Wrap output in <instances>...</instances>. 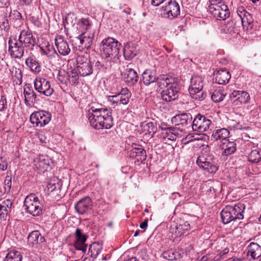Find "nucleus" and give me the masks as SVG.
I'll return each instance as SVG.
<instances>
[{"instance_id":"17","label":"nucleus","mask_w":261,"mask_h":261,"mask_svg":"<svg viewBox=\"0 0 261 261\" xmlns=\"http://www.w3.org/2000/svg\"><path fill=\"white\" fill-rule=\"evenodd\" d=\"M9 52L11 56L15 59H21L24 54V47L17 41L13 42L10 39L9 40Z\"/></svg>"},{"instance_id":"25","label":"nucleus","mask_w":261,"mask_h":261,"mask_svg":"<svg viewBox=\"0 0 261 261\" xmlns=\"http://www.w3.org/2000/svg\"><path fill=\"white\" fill-rule=\"evenodd\" d=\"M247 249V255L250 256L253 259H257L261 256V246L256 243H250Z\"/></svg>"},{"instance_id":"23","label":"nucleus","mask_w":261,"mask_h":261,"mask_svg":"<svg viewBox=\"0 0 261 261\" xmlns=\"http://www.w3.org/2000/svg\"><path fill=\"white\" fill-rule=\"evenodd\" d=\"M94 36V32L88 34V32L87 31L86 32L82 34L78 37L81 44L79 46L88 49L92 43Z\"/></svg>"},{"instance_id":"56","label":"nucleus","mask_w":261,"mask_h":261,"mask_svg":"<svg viewBox=\"0 0 261 261\" xmlns=\"http://www.w3.org/2000/svg\"><path fill=\"white\" fill-rule=\"evenodd\" d=\"M7 100L5 96H2L0 100V111H4L7 109Z\"/></svg>"},{"instance_id":"15","label":"nucleus","mask_w":261,"mask_h":261,"mask_svg":"<svg viewBox=\"0 0 261 261\" xmlns=\"http://www.w3.org/2000/svg\"><path fill=\"white\" fill-rule=\"evenodd\" d=\"M92 208V201L89 196L79 200L74 205V209L79 215L87 214Z\"/></svg>"},{"instance_id":"45","label":"nucleus","mask_w":261,"mask_h":261,"mask_svg":"<svg viewBox=\"0 0 261 261\" xmlns=\"http://www.w3.org/2000/svg\"><path fill=\"white\" fill-rule=\"evenodd\" d=\"M141 126L143 131L146 132L148 134H152L153 135L156 132V127L152 122L147 123L143 122L141 123Z\"/></svg>"},{"instance_id":"64","label":"nucleus","mask_w":261,"mask_h":261,"mask_svg":"<svg viewBox=\"0 0 261 261\" xmlns=\"http://www.w3.org/2000/svg\"><path fill=\"white\" fill-rule=\"evenodd\" d=\"M147 225H148V220L146 219L140 224V227L141 229L145 230L147 227Z\"/></svg>"},{"instance_id":"27","label":"nucleus","mask_w":261,"mask_h":261,"mask_svg":"<svg viewBox=\"0 0 261 261\" xmlns=\"http://www.w3.org/2000/svg\"><path fill=\"white\" fill-rule=\"evenodd\" d=\"M216 82L219 84H226L230 79L229 72L225 69H220L215 73Z\"/></svg>"},{"instance_id":"18","label":"nucleus","mask_w":261,"mask_h":261,"mask_svg":"<svg viewBox=\"0 0 261 261\" xmlns=\"http://www.w3.org/2000/svg\"><path fill=\"white\" fill-rule=\"evenodd\" d=\"M75 242L74 243V247L76 250H81L83 253H85L87 249V245L85 242L87 240V237L83 234L82 230L80 228H76L75 232Z\"/></svg>"},{"instance_id":"29","label":"nucleus","mask_w":261,"mask_h":261,"mask_svg":"<svg viewBox=\"0 0 261 261\" xmlns=\"http://www.w3.org/2000/svg\"><path fill=\"white\" fill-rule=\"evenodd\" d=\"M35 162V166L40 172H44L47 171L49 168L50 160L47 157L44 156H40L36 159Z\"/></svg>"},{"instance_id":"40","label":"nucleus","mask_w":261,"mask_h":261,"mask_svg":"<svg viewBox=\"0 0 261 261\" xmlns=\"http://www.w3.org/2000/svg\"><path fill=\"white\" fill-rule=\"evenodd\" d=\"M223 2V0H210L208 9L210 12L214 15L217 14L218 10Z\"/></svg>"},{"instance_id":"24","label":"nucleus","mask_w":261,"mask_h":261,"mask_svg":"<svg viewBox=\"0 0 261 261\" xmlns=\"http://www.w3.org/2000/svg\"><path fill=\"white\" fill-rule=\"evenodd\" d=\"M138 50L136 45L132 42H128L124 45L123 48V55L125 59L130 60L137 54Z\"/></svg>"},{"instance_id":"38","label":"nucleus","mask_w":261,"mask_h":261,"mask_svg":"<svg viewBox=\"0 0 261 261\" xmlns=\"http://www.w3.org/2000/svg\"><path fill=\"white\" fill-rule=\"evenodd\" d=\"M22 256L20 252L12 250L7 254L4 261H22Z\"/></svg>"},{"instance_id":"58","label":"nucleus","mask_w":261,"mask_h":261,"mask_svg":"<svg viewBox=\"0 0 261 261\" xmlns=\"http://www.w3.org/2000/svg\"><path fill=\"white\" fill-rule=\"evenodd\" d=\"M81 25L83 28L88 31L90 27V24L89 23V21L87 19L82 18L81 20Z\"/></svg>"},{"instance_id":"55","label":"nucleus","mask_w":261,"mask_h":261,"mask_svg":"<svg viewBox=\"0 0 261 261\" xmlns=\"http://www.w3.org/2000/svg\"><path fill=\"white\" fill-rule=\"evenodd\" d=\"M165 125V123H162L161 127L162 129H165L167 131H169V133H171V135H172L173 136H175L176 134V127H163V125Z\"/></svg>"},{"instance_id":"16","label":"nucleus","mask_w":261,"mask_h":261,"mask_svg":"<svg viewBox=\"0 0 261 261\" xmlns=\"http://www.w3.org/2000/svg\"><path fill=\"white\" fill-rule=\"evenodd\" d=\"M233 103L234 106H240L248 103L250 100V94L245 91L234 90L231 94Z\"/></svg>"},{"instance_id":"6","label":"nucleus","mask_w":261,"mask_h":261,"mask_svg":"<svg viewBox=\"0 0 261 261\" xmlns=\"http://www.w3.org/2000/svg\"><path fill=\"white\" fill-rule=\"evenodd\" d=\"M76 61V67L74 70H76L81 76H88L93 73L92 65L87 56L79 55Z\"/></svg>"},{"instance_id":"34","label":"nucleus","mask_w":261,"mask_h":261,"mask_svg":"<svg viewBox=\"0 0 261 261\" xmlns=\"http://www.w3.org/2000/svg\"><path fill=\"white\" fill-rule=\"evenodd\" d=\"M28 240L30 243L34 245L43 242L44 239L38 231H33L29 234Z\"/></svg>"},{"instance_id":"32","label":"nucleus","mask_w":261,"mask_h":261,"mask_svg":"<svg viewBox=\"0 0 261 261\" xmlns=\"http://www.w3.org/2000/svg\"><path fill=\"white\" fill-rule=\"evenodd\" d=\"M217 13V14H214V16L217 19L225 20L229 17V10L224 2L221 4L219 9H218Z\"/></svg>"},{"instance_id":"21","label":"nucleus","mask_w":261,"mask_h":261,"mask_svg":"<svg viewBox=\"0 0 261 261\" xmlns=\"http://www.w3.org/2000/svg\"><path fill=\"white\" fill-rule=\"evenodd\" d=\"M130 158L135 159L138 162H143L146 159V151L140 146L135 145L129 152Z\"/></svg>"},{"instance_id":"54","label":"nucleus","mask_w":261,"mask_h":261,"mask_svg":"<svg viewBox=\"0 0 261 261\" xmlns=\"http://www.w3.org/2000/svg\"><path fill=\"white\" fill-rule=\"evenodd\" d=\"M248 12L243 7H240L238 8L237 13L241 19L243 16H245Z\"/></svg>"},{"instance_id":"43","label":"nucleus","mask_w":261,"mask_h":261,"mask_svg":"<svg viewBox=\"0 0 261 261\" xmlns=\"http://www.w3.org/2000/svg\"><path fill=\"white\" fill-rule=\"evenodd\" d=\"M190 228V224L188 222H184L176 226L175 234L177 237L184 235L186 231Z\"/></svg>"},{"instance_id":"48","label":"nucleus","mask_w":261,"mask_h":261,"mask_svg":"<svg viewBox=\"0 0 261 261\" xmlns=\"http://www.w3.org/2000/svg\"><path fill=\"white\" fill-rule=\"evenodd\" d=\"M79 73L76 70H72L68 75V80L72 84L78 83Z\"/></svg>"},{"instance_id":"33","label":"nucleus","mask_w":261,"mask_h":261,"mask_svg":"<svg viewBox=\"0 0 261 261\" xmlns=\"http://www.w3.org/2000/svg\"><path fill=\"white\" fill-rule=\"evenodd\" d=\"M41 54L46 55L48 58L52 59L58 56V54L52 45L47 43L44 47H40Z\"/></svg>"},{"instance_id":"19","label":"nucleus","mask_w":261,"mask_h":261,"mask_svg":"<svg viewBox=\"0 0 261 261\" xmlns=\"http://www.w3.org/2000/svg\"><path fill=\"white\" fill-rule=\"evenodd\" d=\"M124 82L128 86H132L137 84L139 75L136 70L131 68H126L123 74Z\"/></svg>"},{"instance_id":"42","label":"nucleus","mask_w":261,"mask_h":261,"mask_svg":"<svg viewBox=\"0 0 261 261\" xmlns=\"http://www.w3.org/2000/svg\"><path fill=\"white\" fill-rule=\"evenodd\" d=\"M226 94L223 89L215 90L211 95L212 100L215 102H219L222 101L225 96Z\"/></svg>"},{"instance_id":"44","label":"nucleus","mask_w":261,"mask_h":261,"mask_svg":"<svg viewBox=\"0 0 261 261\" xmlns=\"http://www.w3.org/2000/svg\"><path fill=\"white\" fill-rule=\"evenodd\" d=\"M12 75L15 77L14 80L16 84L20 85L22 83V74L21 70L19 68L13 67L12 70Z\"/></svg>"},{"instance_id":"7","label":"nucleus","mask_w":261,"mask_h":261,"mask_svg":"<svg viewBox=\"0 0 261 261\" xmlns=\"http://www.w3.org/2000/svg\"><path fill=\"white\" fill-rule=\"evenodd\" d=\"M162 17L173 20L180 15V6L175 1H170L161 9Z\"/></svg>"},{"instance_id":"13","label":"nucleus","mask_w":261,"mask_h":261,"mask_svg":"<svg viewBox=\"0 0 261 261\" xmlns=\"http://www.w3.org/2000/svg\"><path fill=\"white\" fill-rule=\"evenodd\" d=\"M25 47L33 49L36 43L35 38L33 36L32 32L29 30H22L19 34L17 41Z\"/></svg>"},{"instance_id":"39","label":"nucleus","mask_w":261,"mask_h":261,"mask_svg":"<svg viewBox=\"0 0 261 261\" xmlns=\"http://www.w3.org/2000/svg\"><path fill=\"white\" fill-rule=\"evenodd\" d=\"M119 97V101L122 105H127L131 96V93L129 92L127 88L122 89L118 94Z\"/></svg>"},{"instance_id":"31","label":"nucleus","mask_w":261,"mask_h":261,"mask_svg":"<svg viewBox=\"0 0 261 261\" xmlns=\"http://www.w3.org/2000/svg\"><path fill=\"white\" fill-rule=\"evenodd\" d=\"M28 89V91L26 90L25 88H24L23 89V94L25 97L24 103L27 106H31L35 103L37 95L36 93L29 87Z\"/></svg>"},{"instance_id":"9","label":"nucleus","mask_w":261,"mask_h":261,"mask_svg":"<svg viewBox=\"0 0 261 261\" xmlns=\"http://www.w3.org/2000/svg\"><path fill=\"white\" fill-rule=\"evenodd\" d=\"M51 115L45 111L34 112L30 116L31 123L37 127H43L48 124L51 120Z\"/></svg>"},{"instance_id":"4","label":"nucleus","mask_w":261,"mask_h":261,"mask_svg":"<svg viewBox=\"0 0 261 261\" xmlns=\"http://www.w3.org/2000/svg\"><path fill=\"white\" fill-rule=\"evenodd\" d=\"M203 86V79L201 76L198 75L192 76L189 91L192 98L199 101H202L205 98L206 94L202 90Z\"/></svg>"},{"instance_id":"8","label":"nucleus","mask_w":261,"mask_h":261,"mask_svg":"<svg viewBox=\"0 0 261 261\" xmlns=\"http://www.w3.org/2000/svg\"><path fill=\"white\" fill-rule=\"evenodd\" d=\"M217 160L212 156L207 157L204 155L199 156L196 161L198 166L206 170L210 173H215L218 170Z\"/></svg>"},{"instance_id":"30","label":"nucleus","mask_w":261,"mask_h":261,"mask_svg":"<svg viewBox=\"0 0 261 261\" xmlns=\"http://www.w3.org/2000/svg\"><path fill=\"white\" fill-rule=\"evenodd\" d=\"M222 149L223 150L222 155L228 156L233 153L236 150V143L234 142L228 141L223 142Z\"/></svg>"},{"instance_id":"51","label":"nucleus","mask_w":261,"mask_h":261,"mask_svg":"<svg viewBox=\"0 0 261 261\" xmlns=\"http://www.w3.org/2000/svg\"><path fill=\"white\" fill-rule=\"evenodd\" d=\"M173 252L172 250H168L163 253L162 255L164 258L169 260H173Z\"/></svg>"},{"instance_id":"26","label":"nucleus","mask_w":261,"mask_h":261,"mask_svg":"<svg viewBox=\"0 0 261 261\" xmlns=\"http://www.w3.org/2000/svg\"><path fill=\"white\" fill-rule=\"evenodd\" d=\"M155 82H157L158 89L160 90L168 88L170 85L175 83L174 78L167 75H160Z\"/></svg>"},{"instance_id":"22","label":"nucleus","mask_w":261,"mask_h":261,"mask_svg":"<svg viewBox=\"0 0 261 261\" xmlns=\"http://www.w3.org/2000/svg\"><path fill=\"white\" fill-rule=\"evenodd\" d=\"M142 81L144 84L146 86H149L151 84L155 82L158 80L156 72L153 69H147L142 74Z\"/></svg>"},{"instance_id":"46","label":"nucleus","mask_w":261,"mask_h":261,"mask_svg":"<svg viewBox=\"0 0 261 261\" xmlns=\"http://www.w3.org/2000/svg\"><path fill=\"white\" fill-rule=\"evenodd\" d=\"M261 160V155L257 149L253 150L248 155V161L252 163H258Z\"/></svg>"},{"instance_id":"5","label":"nucleus","mask_w":261,"mask_h":261,"mask_svg":"<svg viewBox=\"0 0 261 261\" xmlns=\"http://www.w3.org/2000/svg\"><path fill=\"white\" fill-rule=\"evenodd\" d=\"M23 205L27 212L33 216H38L42 213L43 205L34 193L25 197Z\"/></svg>"},{"instance_id":"60","label":"nucleus","mask_w":261,"mask_h":261,"mask_svg":"<svg viewBox=\"0 0 261 261\" xmlns=\"http://www.w3.org/2000/svg\"><path fill=\"white\" fill-rule=\"evenodd\" d=\"M38 137L41 143H44V144H46L47 143V138L43 134H42V133L38 134Z\"/></svg>"},{"instance_id":"52","label":"nucleus","mask_w":261,"mask_h":261,"mask_svg":"<svg viewBox=\"0 0 261 261\" xmlns=\"http://www.w3.org/2000/svg\"><path fill=\"white\" fill-rule=\"evenodd\" d=\"M109 100L112 103L116 104L117 106L121 105L120 101H119V97L118 94L110 96Z\"/></svg>"},{"instance_id":"63","label":"nucleus","mask_w":261,"mask_h":261,"mask_svg":"<svg viewBox=\"0 0 261 261\" xmlns=\"http://www.w3.org/2000/svg\"><path fill=\"white\" fill-rule=\"evenodd\" d=\"M47 188L48 190L50 191V192H53L56 189L57 186L55 183L50 182L48 184Z\"/></svg>"},{"instance_id":"57","label":"nucleus","mask_w":261,"mask_h":261,"mask_svg":"<svg viewBox=\"0 0 261 261\" xmlns=\"http://www.w3.org/2000/svg\"><path fill=\"white\" fill-rule=\"evenodd\" d=\"M1 205H2V206L6 207V208L4 210V211L6 210V212H8V208L11 207L12 205V202L10 199H6V200L3 201V202L1 203Z\"/></svg>"},{"instance_id":"61","label":"nucleus","mask_w":261,"mask_h":261,"mask_svg":"<svg viewBox=\"0 0 261 261\" xmlns=\"http://www.w3.org/2000/svg\"><path fill=\"white\" fill-rule=\"evenodd\" d=\"M166 0H151V4L155 7L160 6L161 4L163 3Z\"/></svg>"},{"instance_id":"36","label":"nucleus","mask_w":261,"mask_h":261,"mask_svg":"<svg viewBox=\"0 0 261 261\" xmlns=\"http://www.w3.org/2000/svg\"><path fill=\"white\" fill-rule=\"evenodd\" d=\"M110 60L106 59L105 64H102L97 61L95 64V70L98 73L100 71L106 72L109 70L112 66Z\"/></svg>"},{"instance_id":"50","label":"nucleus","mask_w":261,"mask_h":261,"mask_svg":"<svg viewBox=\"0 0 261 261\" xmlns=\"http://www.w3.org/2000/svg\"><path fill=\"white\" fill-rule=\"evenodd\" d=\"M12 178L11 176L7 175L6 177L5 180L4 181V186L5 191H9L11 188L12 185Z\"/></svg>"},{"instance_id":"47","label":"nucleus","mask_w":261,"mask_h":261,"mask_svg":"<svg viewBox=\"0 0 261 261\" xmlns=\"http://www.w3.org/2000/svg\"><path fill=\"white\" fill-rule=\"evenodd\" d=\"M221 31L225 34H231L234 33V23L233 21H229L223 25Z\"/></svg>"},{"instance_id":"59","label":"nucleus","mask_w":261,"mask_h":261,"mask_svg":"<svg viewBox=\"0 0 261 261\" xmlns=\"http://www.w3.org/2000/svg\"><path fill=\"white\" fill-rule=\"evenodd\" d=\"M173 260H177L182 257L183 253H180L176 250H173Z\"/></svg>"},{"instance_id":"12","label":"nucleus","mask_w":261,"mask_h":261,"mask_svg":"<svg viewBox=\"0 0 261 261\" xmlns=\"http://www.w3.org/2000/svg\"><path fill=\"white\" fill-rule=\"evenodd\" d=\"M212 124L210 119L200 114L197 115L192 121V128L193 130L204 132L207 130Z\"/></svg>"},{"instance_id":"28","label":"nucleus","mask_w":261,"mask_h":261,"mask_svg":"<svg viewBox=\"0 0 261 261\" xmlns=\"http://www.w3.org/2000/svg\"><path fill=\"white\" fill-rule=\"evenodd\" d=\"M229 136V131L226 128H222L214 130L212 133V138L214 140H220L225 142Z\"/></svg>"},{"instance_id":"41","label":"nucleus","mask_w":261,"mask_h":261,"mask_svg":"<svg viewBox=\"0 0 261 261\" xmlns=\"http://www.w3.org/2000/svg\"><path fill=\"white\" fill-rule=\"evenodd\" d=\"M241 21L244 29H246V30L252 29L253 27V19L252 18L251 15L249 12L246 14L245 16H243L241 19Z\"/></svg>"},{"instance_id":"49","label":"nucleus","mask_w":261,"mask_h":261,"mask_svg":"<svg viewBox=\"0 0 261 261\" xmlns=\"http://www.w3.org/2000/svg\"><path fill=\"white\" fill-rule=\"evenodd\" d=\"M74 18L75 16L73 13L67 14L65 16L64 22L66 23L67 24L72 25L74 23Z\"/></svg>"},{"instance_id":"1","label":"nucleus","mask_w":261,"mask_h":261,"mask_svg":"<svg viewBox=\"0 0 261 261\" xmlns=\"http://www.w3.org/2000/svg\"><path fill=\"white\" fill-rule=\"evenodd\" d=\"M88 118L90 125L95 129H109L114 124L112 110L108 109L91 108Z\"/></svg>"},{"instance_id":"62","label":"nucleus","mask_w":261,"mask_h":261,"mask_svg":"<svg viewBox=\"0 0 261 261\" xmlns=\"http://www.w3.org/2000/svg\"><path fill=\"white\" fill-rule=\"evenodd\" d=\"M228 123L230 124L232 127H234L235 128H239V122H237L235 120H229L228 121Z\"/></svg>"},{"instance_id":"2","label":"nucleus","mask_w":261,"mask_h":261,"mask_svg":"<svg viewBox=\"0 0 261 261\" xmlns=\"http://www.w3.org/2000/svg\"><path fill=\"white\" fill-rule=\"evenodd\" d=\"M245 210V204L241 203H238L234 205H226L220 214L223 223L227 224L232 221L243 219Z\"/></svg>"},{"instance_id":"35","label":"nucleus","mask_w":261,"mask_h":261,"mask_svg":"<svg viewBox=\"0 0 261 261\" xmlns=\"http://www.w3.org/2000/svg\"><path fill=\"white\" fill-rule=\"evenodd\" d=\"M25 64L31 70L35 73H39L41 71V67L39 63L32 57L26 59Z\"/></svg>"},{"instance_id":"20","label":"nucleus","mask_w":261,"mask_h":261,"mask_svg":"<svg viewBox=\"0 0 261 261\" xmlns=\"http://www.w3.org/2000/svg\"><path fill=\"white\" fill-rule=\"evenodd\" d=\"M55 45L59 53L62 56H67L70 52L69 44L63 36H59L55 38Z\"/></svg>"},{"instance_id":"10","label":"nucleus","mask_w":261,"mask_h":261,"mask_svg":"<svg viewBox=\"0 0 261 261\" xmlns=\"http://www.w3.org/2000/svg\"><path fill=\"white\" fill-rule=\"evenodd\" d=\"M34 85L38 92L46 96H51L54 92V89L51 87L49 81L44 78H36L34 80Z\"/></svg>"},{"instance_id":"14","label":"nucleus","mask_w":261,"mask_h":261,"mask_svg":"<svg viewBox=\"0 0 261 261\" xmlns=\"http://www.w3.org/2000/svg\"><path fill=\"white\" fill-rule=\"evenodd\" d=\"M161 97L163 100L170 102L176 99L179 96V88L176 83L170 85L168 88L162 91Z\"/></svg>"},{"instance_id":"37","label":"nucleus","mask_w":261,"mask_h":261,"mask_svg":"<svg viewBox=\"0 0 261 261\" xmlns=\"http://www.w3.org/2000/svg\"><path fill=\"white\" fill-rule=\"evenodd\" d=\"M102 249L101 244L94 242L89 246L88 254L93 258H95Z\"/></svg>"},{"instance_id":"11","label":"nucleus","mask_w":261,"mask_h":261,"mask_svg":"<svg viewBox=\"0 0 261 261\" xmlns=\"http://www.w3.org/2000/svg\"><path fill=\"white\" fill-rule=\"evenodd\" d=\"M192 120V116L190 113H183L176 115L171 119L177 129L182 130L184 128L190 126Z\"/></svg>"},{"instance_id":"3","label":"nucleus","mask_w":261,"mask_h":261,"mask_svg":"<svg viewBox=\"0 0 261 261\" xmlns=\"http://www.w3.org/2000/svg\"><path fill=\"white\" fill-rule=\"evenodd\" d=\"M120 45L121 43L113 38L108 37L103 39L100 45L103 58L111 61L115 58H118Z\"/></svg>"},{"instance_id":"53","label":"nucleus","mask_w":261,"mask_h":261,"mask_svg":"<svg viewBox=\"0 0 261 261\" xmlns=\"http://www.w3.org/2000/svg\"><path fill=\"white\" fill-rule=\"evenodd\" d=\"M8 166L6 159L2 156H0V169L5 171L7 169Z\"/></svg>"}]
</instances>
